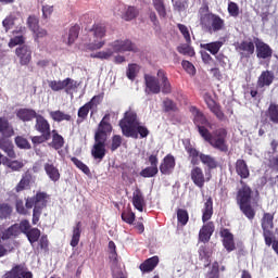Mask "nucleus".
Instances as JSON below:
<instances>
[{
  "label": "nucleus",
  "instance_id": "48",
  "mask_svg": "<svg viewBox=\"0 0 278 278\" xmlns=\"http://www.w3.org/2000/svg\"><path fill=\"white\" fill-rule=\"evenodd\" d=\"M123 18H125V21H131L132 18H136V16H138V10H136V8L134 7H128L125 11V14H123Z\"/></svg>",
  "mask_w": 278,
  "mask_h": 278
},
{
  "label": "nucleus",
  "instance_id": "4",
  "mask_svg": "<svg viewBox=\"0 0 278 278\" xmlns=\"http://www.w3.org/2000/svg\"><path fill=\"white\" fill-rule=\"evenodd\" d=\"M134 43L129 40H115L109 43L105 50L92 53L91 58L110 60V58H114V54L116 53H127V51H134Z\"/></svg>",
  "mask_w": 278,
  "mask_h": 278
},
{
  "label": "nucleus",
  "instance_id": "10",
  "mask_svg": "<svg viewBox=\"0 0 278 278\" xmlns=\"http://www.w3.org/2000/svg\"><path fill=\"white\" fill-rule=\"evenodd\" d=\"M273 214L266 213L262 219V228L264 231L265 243L267 247L273 244Z\"/></svg>",
  "mask_w": 278,
  "mask_h": 278
},
{
  "label": "nucleus",
  "instance_id": "45",
  "mask_svg": "<svg viewBox=\"0 0 278 278\" xmlns=\"http://www.w3.org/2000/svg\"><path fill=\"white\" fill-rule=\"evenodd\" d=\"M152 3L159 15L164 18V16H166V7L164 5V0H152Z\"/></svg>",
  "mask_w": 278,
  "mask_h": 278
},
{
  "label": "nucleus",
  "instance_id": "22",
  "mask_svg": "<svg viewBox=\"0 0 278 278\" xmlns=\"http://www.w3.org/2000/svg\"><path fill=\"white\" fill-rule=\"evenodd\" d=\"M273 81H275V73L271 71H264L257 79V86L258 88H264L266 86L268 87L273 84Z\"/></svg>",
  "mask_w": 278,
  "mask_h": 278
},
{
  "label": "nucleus",
  "instance_id": "12",
  "mask_svg": "<svg viewBox=\"0 0 278 278\" xmlns=\"http://www.w3.org/2000/svg\"><path fill=\"white\" fill-rule=\"evenodd\" d=\"M36 184V176H33L29 170L22 175L20 182L16 185V192H23V190H29L31 186Z\"/></svg>",
  "mask_w": 278,
  "mask_h": 278
},
{
  "label": "nucleus",
  "instance_id": "35",
  "mask_svg": "<svg viewBox=\"0 0 278 278\" xmlns=\"http://www.w3.org/2000/svg\"><path fill=\"white\" fill-rule=\"evenodd\" d=\"M16 23H23V18H21V15L16 17L15 14L9 15L7 18L3 20L2 25L5 29V31H10V29L16 25Z\"/></svg>",
  "mask_w": 278,
  "mask_h": 278
},
{
  "label": "nucleus",
  "instance_id": "43",
  "mask_svg": "<svg viewBox=\"0 0 278 278\" xmlns=\"http://www.w3.org/2000/svg\"><path fill=\"white\" fill-rule=\"evenodd\" d=\"M175 12H186L188 10V0H172Z\"/></svg>",
  "mask_w": 278,
  "mask_h": 278
},
{
  "label": "nucleus",
  "instance_id": "57",
  "mask_svg": "<svg viewBox=\"0 0 278 278\" xmlns=\"http://www.w3.org/2000/svg\"><path fill=\"white\" fill-rule=\"evenodd\" d=\"M178 51L182 53V55H189L190 58L194 55V49L188 45L178 47Z\"/></svg>",
  "mask_w": 278,
  "mask_h": 278
},
{
  "label": "nucleus",
  "instance_id": "34",
  "mask_svg": "<svg viewBox=\"0 0 278 278\" xmlns=\"http://www.w3.org/2000/svg\"><path fill=\"white\" fill-rule=\"evenodd\" d=\"M0 149L11 157L12 160L16 159V152H14V144L10 140L0 141Z\"/></svg>",
  "mask_w": 278,
  "mask_h": 278
},
{
  "label": "nucleus",
  "instance_id": "11",
  "mask_svg": "<svg viewBox=\"0 0 278 278\" xmlns=\"http://www.w3.org/2000/svg\"><path fill=\"white\" fill-rule=\"evenodd\" d=\"M94 144L91 149V155L94 160H103L105 157V137H94Z\"/></svg>",
  "mask_w": 278,
  "mask_h": 278
},
{
  "label": "nucleus",
  "instance_id": "33",
  "mask_svg": "<svg viewBox=\"0 0 278 278\" xmlns=\"http://www.w3.org/2000/svg\"><path fill=\"white\" fill-rule=\"evenodd\" d=\"M77 88H79V83L73 78H65L63 80V90H65L66 94H73V92H77Z\"/></svg>",
  "mask_w": 278,
  "mask_h": 278
},
{
  "label": "nucleus",
  "instance_id": "13",
  "mask_svg": "<svg viewBox=\"0 0 278 278\" xmlns=\"http://www.w3.org/2000/svg\"><path fill=\"white\" fill-rule=\"evenodd\" d=\"M190 112L193 116V123L198 127L199 134H201V129H207L205 126L212 127L210 123H207L205 115H203V113H201L197 108L191 106Z\"/></svg>",
  "mask_w": 278,
  "mask_h": 278
},
{
  "label": "nucleus",
  "instance_id": "28",
  "mask_svg": "<svg viewBox=\"0 0 278 278\" xmlns=\"http://www.w3.org/2000/svg\"><path fill=\"white\" fill-rule=\"evenodd\" d=\"M160 264V258L157 256L150 257L146 260L140 266L141 273H151V270L155 269V266Z\"/></svg>",
  "mask_w": 278,
  "mask_h": 278
},
{
  "label": "nucleus",
  "instance_id": "62",
  "mask_svg": "<svg viewBox=\"0 0 278 278\" xmlns=\"http://www.w3.org/2000/svg\"><path fill=\"white\" fill-rule=\"evenodd\" d=\"M90 110H92V108L90 106V104L86 103L84 106H81L78 110V118H86V116H88V112H90Z\"/></svg>",
  "mask_w": 278,
  "mask_h": 278
},
{
  "label": "nucleus",
  "instance_id": "40",
  "mask_svg": "<svg viewBox=\"0 0 278 278\" xmlns=\"http://www.w3.org/2000/svg\"><path fill=\"white\" fill-rule=\"evenodd\" d=\"M138 73H140V66L136 63H131L128 65L126 70V76L130 81H134L136 77H138Z\"/></svg>",
  "mask_w": 278,
  "mask_h": 278
},
{
  "label": "nucleus",
  "instance_id": "1",
  "mask_svg": "<svg viewBox=\"0 0 278 278\" xmlns=\"http://www.w3.org/2000/svg\"><path fill=\"white\" fill-rule=\"evenodd\" d=\"M119 127L126 138H135L137 140L138 136L140 138L149 136V129L138 121V115L131 110L124 114V118L119 121Z\"/></svg>",
  "mask_w": 278,
  "mask_h": 278
},
{
  "label": "nucleus",
  "instance_id": "56",
  "mask_svg": "<svg viewBox=\"0 0 278 278\" xmlns=\"http://www.w3.org/2000/svg\"><path fill=\"white\" fill-rule=\"evenodd\" d=\"M15 144L18 147V149H30L31 146H29V141L23 137H16L15 138Z\"/></svg>",
  "mask_w": 278,
  "mask_h": 278
},
{
  "label": "nucleus",
  "instance_id": "21",
  "mask_svg": "<svg viewBox=\"0 0 278 278\" xmlns=\"http://www.w3.org/2000/svg\"><path fill=\"white\" fill-rule=\"evenodd\" d=\"M112 131V125L108 122V115H105L100 122L98 131L96 132L94 138L99 137V139L104 137V141L108 140V134Z\"/></svg>",
  "mask_w": 278,
  "mask_h": 278
},
{
  "label": "nucleus",
  "instance_id": "16",
  "mask_svg": "<svg viewBox=\"0 0 278 278\" xmlns=\"http://www.w3.org/2000/svg\"><path fill=\"white\" fill-rule=\"evenodd\" d=\"M254 45L256 47L257 58H261L262 60H266L267 58L273 56V49H270L269 45H266L264 41L260 39H255Z\"/></svg>",
  "mask_w": 278,
  "mask_h": 278
},
{
  "label": "nucleus",
  "instance_id": "24",
  "mask_svg": "<svg viewBox=\"0 0 278 278\" xmlns=\"http://www.w3.org/2000/svg\"><path fill=\"white\" fill-rule=\"evenodd\" d=\"M132 205L138 212H144V195H142V191L140 189H136L132 192Z\"/></svg>",
  "mask_w": 278,
  "mask_h": 278
},
{
  "label": "nucleus",
  "instance_id": "60",
  "mask_svg": "<svg viewBox=\"0 0 278 278\" xmlns=\"http://www.w3.org/2000/svg\"><path fill=\"white\" fill-rule=\"evenodd\" d=\"M228 13L230 14V16H238V14H240V8L236 2H229Z\"/></svg>",
  "mask_w": 278,
  "mask_h": 278
},
{
  "label": "nucleus",
  "instance_id": "8",
  "mask_svg": "<svg viewBox=\"0 0 278 278\" xmlns=\"http://www.w3.org/2000/svg\"><path fill=\"white\" fill-rule=\"evenodd\" d=\"M186 151L191 157V164H199V159L204 166H207L210 170L216 168L218 166V162L212 155L200 153L197 149L192 148L191 146L186 147Z\"/></svg>",
  "mask_w": 278,
  "mask_h": 278
},
{
  "label": "nucleus",
  "instance_id": "27",
  "mask_svg": "<svg viewBox=\"0 0 278 278\" xmlns=\"http://www.w3.org/2000/svg\"><path fill=\"white\" fill-rule=\"evenodd\" d=\"M16 116L20 121H23V123H27L33 121V118H36L38 114H36V111L31 109H20L16 111Z\"/></svg>",
  "mask_w": 278,
  "mask_h": 278
},
{
  "label": "nucleus",
  "instance_id": "52",
  "mask_svg": "<svg viewBox=\"0 0 278 278\" xmlns=\"http://www.w3.org/2000/svg\"><path fill=\"white\" fill-rule=\"evenodd\" d=\"M177 218H178V223H181L182 225H188V211L186 210H178L177 212Z\"/></svg>",
  "mask_w": 278,
  "mask_h": 278
},
{
  "label": "nucleus",
  "instance_id": "14",
  "mask_svg": "<svg viewBox=\"0 0 278 278\" xmlns=\"http://www.w3.org/2000/svg\"><path fill=\"white\" fill-rule=\"evenodd\" d=\"M15 55L20 60L21 66H27L31 62V48L28 46H20L15 49Z\"/></svg>",
  "mask_w": 278,
  "mask_h": 278
},
{
  "label": "nucleus",
  "instance_id": "55",
  "mask_svg": "<svg viewBox=\"0 0 278 278\" xmlns=\"http://www.w3.org/2000/svg\"><path fill=\"white\" fill-rule=\"evenodd\" d=\"M51 138V134H42V136H35L31 138V142L34 144H42V142H47Z\"/></svg>",
  "mask_w": 278,
  "mask_h": 278
},
{
  "label": "nucleus",
  "instance_id": "7",
  "mask_svg": "<svg viewBox=\"0 0 278 278\" xmlns=\"http://www.w3.org/2000/svg\"><path fill=\"white\" fill-rule=\"evenodd\" d=\"M237 203L240 206L241 212H243L244 216H247V218H249L250 220H253V218H255V210L251 207V187L242 185L237 193Z\"/></svg>",
  "mask_w": 278,
  "mask_h": 278
},
{
  "label": "nucleus",
  "instance_id": "54",
  "mask_svg": "<svg viewBox=\"0 0 278 278\" xmlns=\"http://www.w3.org/2000/svg\"><path fill=\"white\" fill-rule=\"evenodd\" d=\"M72 162H73V164H75V166H77V168H79V170H83V173H85V175H88L90 173V168H88L86 166V164H84L77 157H73Z\"/></svg>",
  "mask_w": 278,
  "mask_h": 278
},
{
  "label": "nucleus",
  "instance_id": "46",
  "mask_svg": "<svg viewBox=\"0 0 278 278\" xmlns=\"http://www.w3.org/2000/svg\"><path fill=\"white\" fill-rule=\"evenodd\" d=\"M26 237L30 244H34V242H38V239L40 238V230L38 228H33L26 232Z\"/></svg>",
  "mask_w": 278,
  "mask_h": 278
},
{
  "label": "nucleus",
  "instance_id": "19",
  "mask_svg": "<svg viewBox=\"0 0 278 278\" xmlns=\"http://www.w3.org/2000/svg\"><path fill=\"white\" fill-rule=\"evenodd\" d=\"M160 170L162 175H170L175 170V156L167 154L160 165Z\"/></svg>",
  "mask_w": 278,
  "mask_h": 278
},
{
  "label": "nucleus",
  "instance_id": "38",
  "mask_svg": "<svg viewBox=\"0 0 278 278\" xmlns=\"http://www.w3.org/2000/svg\"><path fill=\"white\" fill-rule=\"evenodd\" d=\"M239 51H242L244 55H253L255 53V45L253 41H243L238 47Z\"/></svg>",
  "mask_w": 278,
  "mask_h": 278
},
{
  "label": "nucleus",
  "instance_id": "32",
  "mask_svg": "<svg viewBox=\"0 0 278 278\" xmlns=\"http://www.w3.org/2000/svg\"><path fill=\"white\" fill-rule=\"evenodd\" d=\"M236 172L239 175V177H241V179H248L250 172L249 166L247 165V162H244V160H237Z\"/></svg>",
  "mask_w": 278,
  "mask_h": 278
},
{
  "label": "nucleus",
  "instance_id": "37",
  "mask_svg": "<svg viewBox=\"0 0 278 278\" xmlns=\"http://www.w3.org/2000/svg\"><path fill=\"white\" fill-rule=\"evenodd\" d=\"M50 147H52V149H55L56 151L64 147V137L58 134L56 130L52 131V142L50 143Z\"/></svg>",
  "mask_w": 278,
  "mask_h": 278
},
{
  "label": "nucleus",
  "instance_id": "47",
  "mask_svg": "<svg viewBox=\"0 0 278 278\" xmlns=\"http://www.w3.org/2000/svg\"><path fill=\"white\" fill-rule=\"evenodd\" d=\"M268 117L271 123H278V104H270L268 108Z\"/></svg>",
  "mask_w": 278,
  "mask_h": 278
},
{
  "label": "nucleus",
  "instance_id": "64",
  "mask_svg": "<svg viewBox=\"0 0 278 278\" xmlns=\"http://www.w3.org/2000/svg\"><path fill=\"white\" fill-rule=\"evenodd\" d=\"M182 68L189 74V75H194L195 73V68L194 65H192V63H190L189 61H182Z\"/></svg>",
  "mask_w": 278,
  "mask_h": 278
},
{
  "label": "nucleus",
  "instance_id": "3",
  "mask_svg": "<svg viewBox=\"0 0 278 278\" xmlns=\"http://www.w3.org/2000/svg\"><path fill=\"white\" fill-rule=\"evenodd\" d=\"M199 12L202 29H205L208 34H216V31H223L225 29V20L217 14L211 13L210 8L203 7Z\"/></svg>",
  "mask_w": 278,
  "mask_h": 278
},
{
  "label": "nucleus",
  "instance_id": "61",
  "mask_svg": "<svg viewBox=\"0 0 278 278\" xmlns=\"http://www.w3.org/2000/svg\"><path fill=\"white\" fill-rule=\"evenodd\" d=\"M178 29L182 34L186 42H190V30L188 29V26L184 24H178Z\"/></svg>",
  "mask_w": 278,
  "mask_h": 278
},
{
  "label": "nucleus",
  "instance_id": "31",
  "mask_svg": "<svg viewBox=\"0 0 278 278\" xmlns=\"http://www.w3.org/2000/svg\"><path fill=\"white\" fill-rule=\"evenodd\" d=\"M212 233H214V225L212 223L204 225L199 233L201 242H208Z\"/></svg>",
  "mask_w": 278,
  "mask_h": 278
},
{
  "label": "nucleus",
  "instance_id": "39",
  "mask_svg": "<svg viewBox=\"0 0 278 278\" xmlns=\"http://www.w3.org/2000/svg\"><path fill=\"white\" fill-rule=\"evenodd\" d=\"M50 118L55 123H62V121H71V115L62 111H50Z\"/></svg>",
  "mask_w": 278,
  "mask_h": 278
},
{
  "label": "nucleus",
  "instance_id": "20",
  "mask_svg": "<svg viewBox=\"0 0 278 278\" xmlns=\"http://www.w3.org/2000/svg\"><path fill=\"white\" fill-rule=\"evenodd\" d=\"M220 236L223 238V244L228 253L236 251V242L233 241V235L228 229H222Z\"/></svg>",
  "mask_w": 278,
  "mask_h": 278
},
{
  "label": "nucleus",
  "instance_id": "58",
  "mask_svg": "<svg viewBox=\"0 0 278 278\" xmlns=\"http://www.w3.org/2000/svg\"><path fill=\"white\" fill-rule=\"evenodd\" d=\"M12 214V207L8 204L0 205V218H8Z\"/></svg>",
  "mask_w": 278,
  "mask_h": 278
},
{
  "label": "nucleus",
  "instance_id": "59",
  "mask_svg": "<svg viewBox=\"0 0 278 278\" xmlns=\"http://www.w3.org/2000/svg\"><path fill=\"white\" fill-rule=\"evenodd\" d=\"M109 253H110V258L113 260V262L116 264L117 254H116V244L114 243V241L109 242Z\"/></svg>",
  "mask_w": 278,
  "mask_h": 278
},
{
  "label": "nucleus",
  "instance_id": "15",
  "mask_svg": "<svg viewBox=\"0 0 278 278\" xmlns=\"http://www.w3.org/2000/svg\"><path fill=\"white\" fill-rule=\"evenodd\" d=\"M30 271H28L25 266L17 265L14 266L10 271L5 273L3 278H33Z\"/></svg>",
  "mask_w": 278,
  "mask_h": 278
},
{
  "label": "nucleus",
  "instance_id": "49",
  "mask_svg": "<svg viewBox=\"0 0 278 278\" xmlns=\"http://www.w3.org/2000/svg\"><path fill=\"white\" fill-rule=\"evenodd\" d=\"M78 36H79V26H73L68 31L67 43L73 45V42L77 40Z\"/></svg>",
  "mask_w": 278,
  "mask_h": 278
},
{
  "label": "nucleus",
  "instance_id": "5",
  "mask_svg": "<svg viewBox=\"0 0 278 278\" xmlns=\"http://www.w3.org/2000/svg\"><path fill=\"white\" fill-rule=\"evenodd\" d=\"M103 38H105V26L103 24H94L85 37L84 45L89 51H99V49L105 47Z\"/></svg>",
  "mask_w": 278,
  "mask_h": 278
},
{
  "label": "nucleus",
  "instance_id": "17",
  "mask_svg": "<svg viewBox=\"0 0 278 278\" xmlns=\"http://www.w3.org/2000/svg\"><path fill=\"white\" fill-rule=\"evenodd\" d=\"M191 180L194 186H198V188H203V186H205V181H210V177L205 178V174H203V169L201 167H193L191 169Z\"/></svg>",
  "mask_w": 278,
  "mask_h": 278
},
{
  "label": "nucleus",
  "instance_id": "18",
  "mask_svg": "<svg viewBox=\"0 0 278 278\" xmlns=\"http://www.w3.org/2000/svg\"><path fill=\"white\" fill-rule=\"evenodd\" d=\"M204 101L207 105V108L219 118V121H223L225 118V114L223 111H220V106L216 104V101L212 98V94L210 93H204Z\"/></svg>",
  "mask_w": 278,
  "mask_h": 278
},
{
  "label": "nucleus",
  "instance_id": "63",
  "mask_svg": "<svg viewBox=\"0 0 278 278\" xmlns=\"http://www.w3.org/2000/svg\"><path fill=\"white\" fill-rule=\"evenodd\" d=\"M27 25L31 31H34L40 27V26H38V18L36 16H29L27 20Z\"/></svg>",
  "mask_w": 278,
  "mask_h": 278
},
{
  "label": "nucleus",
  "instance_id": "44",
  "mask_svg": "<svg viewBox=\"0 0 278 278\" xmlns=\"http://www.w3.org/2000/svg\"><path fill=\"white\" fill-rule=\"evenodd\" d=\"M33 34H34L35 42H37L38 45H40V40L49 36V33L47 31V29L41 28L40 26L35 30H33Z\"/></svg>",
  "mask_w": 278,
  "mask_h": 278
},
{
  "label": "nucleus",
  "instance_id": "36",
  "mask_svg": "<svg viewBox=\"0 0 278 278\" xmlns=\"http://www.w3.org/2000/svg\"><path fill=\"white\" fill-rule=\"evenodd\" d=\"M220 47H223V41H214L211 43H201V48L205 49V51H210L212 55H216L218 51H220Z\"/></svg>",
  "mask_w": 278,
  "mask_h": 278
},
{
  "label": "nucleus",
  "instance_id": "30",
  "mask_svg": "<svg viewBox=\"0 0 278 278\" xmlns=\"http://www.w3.org/2000/svg\"><path fill=\"white\" fill-rule=\"evenodd\" d=\"M212 214H214V203L212 202V198H208L204 203V207L202 210L203 223H207V220L212 218Z\"/></svg>",
  "mask_w": 278,
  "mask_h": 278
},
{
  "label": "nucleus",
  "instance_id": "51",
  "mask_svg": "<svg viewBox=\"0 0 278 278\" xmlns=\"http://www.w3.org/2000/svg\"><path fill=\"white\" fill-rule=\"evenodd\" d=\"M159 172L157 166L146 167L141 170V177H155V174Z\"/></svg>",
  "mask_w": 278,
  "mask_h": 278
},
{
  "label": "nucleus",
  "instance_id": "23",
  "mask_svg": "<svg viewBox=\"0 0 278 278\" xmlns=\"http://www.w3.org/2000/svg\"><path fill=\"white\" fill-rule=\"evenodd\" d=\"M0 134L3 138H12L14 136V127L5 117H0Z\"/></svg>",
  "mask_w": 278,
  "mask_h": 278
},
{
  "label": "nucleus",
  "instance_id": "42",
  "mask_svg": "<svg viewBox=\"0 0 278 278\" xmlns=\"http://www.w3.org/2000/svg\"><path fill=\"white\" fill-rule=\"evenodd\" d=\"M20 233L21 227H18V224H15L2 233V240H8V238L12 237L16 238V236H20Z\"/></svg>",
  "mask_w": 278,
  "mask_h": 278
},
{
  "label": "nucleus",
  "instance_id": "53",
  "mask_svg": "<svg viewBox=\"0 0 278 278\" xmlns=\"http://www.w3.org/2000/svg\"><path fill=\"white\" fill-rule=\"evenodd\" d=\"M199 255H200V260H204L205 262H207L212 255V252L210 251V249L202 245L199 249Z\"/></svg>",
  "mask_w": 278,
  "mask_h": 278
},
{
  "label": "nucleus",
  "instance_id": "25",
  "mask_svg": "<svg viewBox=\"0 0 278 278\" xmlns=\"http://www.w3.org/2000/svg\"><path fill=\"white\" fill-rule=\"evenodd\" d=\"M43 168L51 181H60V169H58L53 163H45Z\"/></svg>",
  "mask_w": 278,
  "mask_h": 278
},
{
  "label": "nucleus",
  "instance_id": "50",
  "mask_svg": "<svg viewBox=\"0 0 278 278\" xmlns=\"http://www.w3.org/2000/svg\"><path fill=\"white\" fill-rule=\"evenodd\" d=\"M48 86L53 92H60V90H64V80H50Z\"/></svg>",
  "mask_w": 278,
  "mask_h": 278
},
{
  "label": "nucleus",
  "instance_id": "26",
  "mask_svg": "<svg viewBox=\"0 0 278 278\" xmlns=\"http://www.w3.org/2000/svg\"><path fill=\"white\" fill-rule=\"evenodd\" d=\"M35 127L37 131H40V134H43V135L51 134V126L49 125V122L42 117V115L36 116Z\"/></svg>",
  "mask_w": 278,
  "mask_h": 278
},
{
  "label": "nucleus",
  "instance_id": "2",
  "mask_svg": "<svg viewBox=\"0 0 278 278\" xmlns=\"http://www.w3.org/2000/svg\"><path fill=\"white\" fill-rule=\"evenodd\" d=\"M147 92H152V94H160L163 92L164 94H170V81H168V77H166V73L162 70H159L156 77L152 75L144 76Z\"/></svg>",
  "mask_w": 278,
  "mask_h": 278
},
{
  "label": "nucleus",
  "instance_id": "29",
  "mask_svg": "<svg viewBox=\"0 0 278 278\" xmlns=\"http://www.w3.org/2000/svg\"><path fill=\"white\" fill-rule=\"evenodd\" d=\"M2 166H7L8 168H11V170L18 173L22 168L25 167V162L21 160H9L8 156L3 159Z\"/></svg>",
  "mask_w": 278,
  "mask_h": 278
},
{
  "label": "nucleus",
  "instance_id": "41",
  "mask_svg": "<svg viewBox=\"0 0 278 278\" xmlns=\"http://www.w3.org/2000/svg\"><path fill=\"white\" fill-rule=\"evenodd\" d=\"M81 238V224L78 223L74 229H73V235H72V240H71V247L75 248L77 244H79V239Z\"/></svg>",
  "mask_w": 278,
  "mask_h": 278
},
{
  "label": "nucleus",
  "instance_id": "9",
  "mask_svg": "<svg viewBox=\"0 0 278 278\" xmlns=\"http://www.w3.org/2000/svg\"><path fill=\"white\" fill-rule=\"evenodd\" d=\"M26 207L27 210H31V207H34V210L42 212V210L47 207V193L38 192L36 197L28 198L26 200Z\"/></svg>",
  "mask_w": 278,
  "mask_h": 278
},
{
  "label": "nucleus",
  "instance_id": "6",
  "mask_svg": "<svg viewBox=\"0 0 278 278\" xmlns=\"http://www.w3.org/2000/svg\"><path fill=\"white\" fill-rule=\"evenodd\" d=\"M200 136L211 144V147H214V149H217L218 151H223L224 153H227L229 151V147L227 146V130L224 128H219L214 132V136L210 134L207 129H200Z\"/></svg>",
  "mask_w": 278,
  "mask_h": 278
}]
</instances>
